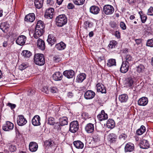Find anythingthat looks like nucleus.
<instances>
[{"instance_id":"1","label":"nucleus","mask_w":153,"mask_h":153,"mask_svg":"<svg viewBox=\"0 0 153 153\" xmlns=\"http://www.w3.org/2000/svg\"><path fill=\"white\" fill-rule=\"evenodd\" d=\"M56 22L57 26L62 27L67 23V19L65 15H60L56 18Z\"/></svg>"},{"instance_id":"2","label":"nucleus","mask_w":153,"mask_h":153,"mask_svg":"<svg viewBox=\"0 0 153 153\" xmlns=\"http://www.w3.org/2000/svg\"><path fill=\"white\" fill-rule=\"evenodd\" d=\"M34 60L35 63L38 65H43L45 63L44 56L42 54H35L34 56Z\"/></svg>"},{"instance_id":"3","label":"nucleus","mask_w":153,"mask_h":153,"mask_svg":"<svg viewBox=\"0 0 153 153\" xmlns=\"http://www.w3.org/2000/svg\"><path fill=\"white\" fill-rule=\"evenodd\" d=\"M79 129V123L77 121H74L70 124L69 131L72 133H74Z\"/></svg>"},{"instance_id":"4","label":"nucleus","mask_w":153,"mask_h":153,"mask_svg":"<svg viewBox=\"0 0 153 153\" xmlns=\"http://www.w3.org/2000/svg\"><path fill=\"white\" fill-rule=\"evenodd\" d=\"M103 11L105 14L111 15L114 13V9L112 6L109 4H107L104 6Z\"/></svg>"},{"instance_id":"5","label":"nucleus","mask_w":153,"mask_h":153,"mask_svg":"<svg viewBox=\"0 0 153 153\" xmlns=\"http://www.w3.org/2000/svg\"><path fill=\"white\" fill-rule=\"evenodd\" d=\"M14 127V125L10 121H7L6 123L3 125L2 129L5 131H9L12 130Z\"/></svg>"},{"instance_id":"6","label":"nucleus","mask_w":153,"mask_h":153,"mask_svg":"<svg viewBox=\"0 0 153 153\" xmlns=\"http://www.w3.org/2000/svg\"><path fill=\"white\" fill-rule=\"evenodd\" d=\"M54 9L53 8L50 7L46 10L45 13V17L46 18L51 19L53 16Z\"/></svg>"},{"instance_id":"7","label":"nucleus","mask_w":153,"mask_h":153,"mask_svg":"<svg viewBox=\"0 0 153 153\" xmlns=\"http://www.w3.org/2000/svg\"><path fill=\"white\" fill-rule=\"evenodd\" d=\"M17 123L19 126H22L27 123V120L23 115H20L18 116L17 118Z\"/></svg>"},{"instance_id":"8","label":"nucleus","mask_w":153,"mask_h":153,"mask_svg":"<svg viewBox=\"0 0 153 153\" xmlns=\"http://www.w3.org/2000/svg\"><path fill=\"white\" fill-rule=\"evenodd\" d=\"M27 39L26 37L24 35L19 36L16 41V43L21 46L23 45Z\"/></svg>"},{"instance_id":"9","label":"nucleus","mask_w":153,"mask_h":153,"mask_svg":"<svg viewBox=\"0 0 153 153\" xmlns=\"http://www.w3.org/2000/svg\"><path fill=\"white\" fill-rule=\"evenodd\" d=\"M130 65L127 63L126 62H123L120 68V72L123 73H125L127 72L129 68Z\"/></svg>"},{"instance_id":"10","label":"nucleus","mask_w":153,"mask_h":153,"mask_svg":"<svg viewBox=\"0 0 153 153\" xmlns=\"http://www.w3.org/2000/svg\"><path fill=\"white\" fill-rule=\"evenodd\" d=\"M44 144L46 147L48 148L50 147L52 148H54L57 146L56 144L55 143L54 141L51 139L45 141L44 142Z\"/></svg>"},{"instance_id":"11","label":"nucleus","mask_w":153,"mask_h":153,"mask_svg":"<svg viewBox=\"0 0 153 153\" xmlns=\"http://www.w3.org/2000/svg\"><path fill=\"white\" fill-rule=\"evenodd\" d=\"M40 118L38 115L35 116L32 120V124L34 126H38L41 124L40 122Z\"/></svg>"},{"instance_id":"12","label":"nucleus","mask_w":153,"mask_h":153,"mask_svg":"<svg viewBox=\"0 0 153 153\" xmlns=\"http://www.w3.org/2000/svg\"><path fill=\"white\" fill-rule=\"evenodd\" d=\"M95 95L94 92L91 90H88L85 93L84 97L86 99H91L93 98Z\"/></svg>"},{"instance_id":"13","label":"nucleus","mask_w":153,"mask_h":153,"mask_svg":"<svg viewBox=\"0 0 153 153\" xmlns=\"http://www.w3.org/2000/svg\"><path fill=\"white\" fill-rule=\"evenodd\" d=\"M63 75L68 79L72 78L74 75V72L72 70H66L63 73Z\"/></svg>"},{"instance_id":"14","label":"nucleus","mask_w":153,"mask_h":153,"mask_svg":"<svg viewBox=\"0 0 153 153\" xmlns=\"http://www.w3.org/2000/svg\"><path fill=\"white\" fill-rule=\"evenodd\" d=\"M148 98L146 97H143L140 98L138 101V104L140 106H144L148 103Z\"/></svg>"},{"instance_id":"15","label":"nucleus","mask_w":153,"mask_h":153,"mask_svg":"<svg viewBox=\"0 0 153 153\" xmlns=\"http://www.w3.org/2000/svg\"><path fill=\"white\" fill-rule=\"evenodd\" d=\"M38 148V144L34 142L30 143L29 145V149L31 152H35L37 151Z\"/></svg>"},{"instance_id":"16","label":"nucleus","mask_w":153,"mask_h":153,"mask_svg":"<svg viewBox=\"0 0 153 153\" xmlns=\"http://www.w3.org/2000/svg\"><path fill=\"white\" fill-rule=\"evenodd\" d=\"M97 92H101L102 93H105L106 90L105 87L102 83H98L96 85Z\"/></svg>"},{"instance_id":"17","label":"nucleus","mask_w":153,"mask_h":153,"mask_svg":"<svg viewBox=\"0 0 153 153\" xmlns=\"http://www.w3.org/2000/svg\"><path fill=\"white\" fill-rule=\"evenodd\" d=\"M97 117L100 121H101L107 119L108 117L107 114L105 113L104 110H102L101 111V114L97 115Z\"/></svg>"},{"instance_id":"18","label":"nucleus","mask_w":153,"mask_h":153,"mask_svg":"<svg viewBox=\"0 0 153 153\" xmlns=\"http://www.w3.org/2000/svg\"><path fill=\"white\" fill-rule=\"evenodd\" d=\"M85 130L88 133L93 132L94 130V125L91 123L87 124L85 127Z\"/></svg>"},{"instance_id":"19","label":"nucleus","mask_w":153,"mask_h":153,"mask_svg":"<svg viewBox=\"0 0 153 153\" xmlns=\"http://www.w3.org/2000/svg\"><path fill=\"white\" fill-rule=\"evenodd\" d=\"M35 15L33 13H29L25 17V20L27 22H33L35 20Z\"/></svg>"},{"instance_id":"20","label":"nucleus","mask_w":153,"mask_h":153,"mask_svg":"<svg viewBox=\"0 0 153 153\" xmlns=\"http://www.w3.org/2000/svg\"><path fill=\"white\" fill-rule=\"evenodd\" d=\"M134 149V145L132 143H128L125 146V151L126 152H132Z\"/></svg>"},{"instance_id":"21","label":"nucleus","mask_w":153,"mask_h":153,"mask_svg":"<svg viewBox=\"0 0 153 153\" xmlns=\"http://www.w3.org/2000/svg\"><path fill=\"white\" fill-rule=\"evenodd\" d=\"M140 147L143 149H147L149 147V145L147 140L143 139L141 141L140 143Z\"/></svg>"},{"instance_id":"22","label":"nucleus","mask_w":153,"mask_h":153,"mask_svg":"<svg viewBox=\"0 0 153 153\" xmlns=\"http://www.w3.org/2000/svg\"><path fill=\"white\" fill-rule=\"evenodd\" d=\"M9 25L6 22H3L1 24L0 29L4 33H6L9 28Z\"/></svg>"},{"instance_id":"23","label":"nucleus","mask_w":153,"mask_h":153,"mask_svg":"<svg viewBox=\"0 0 153 153\" xmlns=\"http://www.w3.org/2000/svg\"><path fill=\"white\" fill-rule=\"evenodd\" d=\"M53 77L55 81H60L62 78V75L60 72H56L53 75Z\"/></svg>"},{"instance_id":"24","label":"nucleus","mask_w":153,"mask_h":153,"mask_svg":"<svg viewBox=\"0 0 153 153\" xmlns=\"http://www.w3.org/2000/svg\"><path fill=\"white\" fill-rule=\"evenodd\" d=\"M44 32V30L36 28L35 33L34 34V37L37 39L43 34Z\"/></svg>"},{"instance_id":"25","label":"nucleus","mask_w":153,"mask_h":153,"mask_svg":"<svg viewBox=\"0 0 153 153\" xmlns=\"http://www.w3.org/2000/svg\"><path fill=\"white\" fill-rule=\"evenodd\" d=\"M86 74L84 73L78 74L76 79V81L78 83L82 82L85 78Z\"/></svg>"},{"instance_id":"26","label":"nucleus","mask_w":153,"mask_h":153,"mask_svg":"<svg viewBox=\"0 0 153 153\" xmlns=\"http://www.w3.org/2000/svg\"><path fill=\"white\" fill-rule=\"evenodd\" d=\"M117 137L114 134H111L108 135L107 138L108 140L110 143H114L115 142Z\"/></svg>"},{"instance_id":"27","label":"nucleus","mask_w":153,"mask_h":153,"mask_svg":"<svg viewBox=\"0 0 153 153\" xmlns=\"http://www.w3.org/2000/svg\"><path fill=\"white\" fill-rule=\"evenodd\" d=\"M100 9L97 6L95 5L91 6L90 8V12L94 14H97L99 13Z\"/></svg>"},{"instance_id":"28","label":"nucleus","mask_w":153,"mask_h":153,"mask_svg":"<svg viewBox=\"0 0 153 153\" xmlns=\"http://www.w3.org/2000/svg\"><path fill=\"white\" fill-rule=\"evenodd\" d=\"M56 41L55 38L53 37L52 34H49L48 35L47 41L49 44L51 45V46L54 44Z\"/></svg>"},{"instance_id":"29","label":"nucleus","mask_w":153,"mask_h":153,"mask_svg":"<svg viewBox=\"0 0 153 153\" xmlns=\"http://www.w3.org/2000/svg\"><path fill=\"white\" fill-rule=\"evenodd\" d=\"M128 99V96L126 94H121L119 97V100L121 102H126Z\"/></svg>"},{"instance_id":"30","label":"nucleus","mask_w":153,"mask_h":153,"mask_svg":"<svg viewBox=\"0 0 153 153\" xmlns=\"http://www.w3.org/2000/svg\"><path fill=\"white\" fill-rule=\"evenodd\" d=\"M74 145L77 149H82L83 148L84 144L80 141H76L74 142Z\"/></svg>"},{"instance_id":"31","label":"nucleus","mask_w":153,"mask_h":153,"mask_svg":"<svg viewBox=\"0 0 153 153\" xmlns=\"http://www.w3.org/2000/svg\"><path fill=\"white\" fill-rule=\"evenodd\" d=\"M124 59L125 61L123 62H126L127 63L130 65L131 62L133 61V58L130 55L127 54L124 56Z\"/></svg>"},{"instance_id":"32","label":"nucleus","mask_w":153,"mask_h":153,"mask_svg":"<svg viewBox=\"0 0 153 153\" xmlns=\"http://www.w3.org/2000/svg\"><path fill=\"white\" fill-rule=\"evenodd\" d=\"M43 0H35L34 4L36 8L39 9L43 6Z\"/></svg>"},{"instance_id":"33","label":"nucleus","mask_w":153,"mask_h":153,"mask_svg":"<svg viewBox=\"0 0 153 153\" xmlns=\"http://www.w3.org/2000/svg\"><path fill=\"white\" fill-rule=\"evenodd\" d=\"M145 69V67L142 64H140L136 66V71L139 73L144 72Z\"/></svg>"},{"instance_id":"34","label":"nucleus","mask_w":153,"mask_h":153,"mask_svg":"<svg viewBox=\"0 0 153 153\" xmlns=\"http://www.w3.org/2000/svg\"><path fill=\"white\" fill-rule=\"evenodd\" d=\"M106 125L108 128H113L115 126V122L113 120L109 119L107 122Z\"/></svg>"},{"instance_id":"35","label":"nucleus","mask_w":153,"mask_h":153,"mask_svg":"<svg viewBox=\"0 0 153 153\" xmlns=\"http://www.w3.org/2000/svg\"><path fill=\"white\" fill-rule=\"evenodd\" d=\"M134 83L133 78L131 77H129L126 79V84L127 86L131 87L132 86Z\"/></svg>"},{"instance_id":"36","label":"nucleus","mask_w":153,"mask_h":153,"mask_svg":"<svg viewBox=\"0 0 153 153\" xmlns=\"http://www.w3.org/2000/svg\"><path fill=\"white\" fill-rule=\"evenodd\" d=\"M45 27V25L43 22L41 20H39L38 21L36 28L44 30Z\"/></svg>"},{"instance_id":"37","label":"nucleus","mask_w":153,"mask_h":153,"mask_svg":"<svg viewBox=\"0 0 153 153\" xmlns=\"http://www.w3.org/2000/svg\"><path fill=\"white\" fill-rule=\"evenodd\" d=\"M59 123L60 125L61 126L67 125L68 124L67 118L66 117H63L60 118L59 119Z\"/></svg>"},{"instance_id":"38","label":"nucleus","mask_w":153,"mask_h":153,"mask_svg":"<svg viewBox=\"0 0 153 153\" xmlns=\"http://www.w3.org/2000/svg\"><path fill=\"white\" fill-rule=\"evenodd\" d=\"M145 131V127L144 126L142 125L140 128L137 130L136 133L137 135H140L143 134Z\"/></svg>"},{"instance_id":"39","label":"nucleus","mask_w":153,"mask_h":153,"mask_svg":"<svg viewBox=\"0 0 153 153\" xmlns=\"http://www.w3.org/2000/svg\"><path fill=\"white\" fill-rule=\"evenodd\" d=\"M107 65L109 67H111L113 65H116V62L115 59H109L108 60Z\"/></svg>"},{"instance_id":"40","label":"nucleus","mask_w":153,"mask_h":153,"mask_svg":"<svg viewBox=\"0 0 153 153\" xmlns=\"http://www.w3.org/2000/svg\"><path fill=\"white\" fill-rule=\"evenodd\" d=\"M139 13L140 15L142 22L144 23L147 19V16L145 14H144L142 11L139 12Z\"/></svg>"},{"instance_id":"41","label":"nucleus","mask_w":153,"mask_h":153,"mask_svg":"<svg viewBox=\"0 0 153 153\" xmlns=\"http://www.w3.org/2000/svg\"><path fill=\"white\" fill-rule=\"evenodd\" d=\"M37 45L38 47L41 48H45V43L44 42L40 39H39L37 42Z\"/></svg>"},{"instance_id":"42","label":"nucleus","mask_w":153,"mask_h":153,"mask_svg":"<svg viewBox=\"0 0 153 153\" xmlns=\"http://www.w3.org/2000/svg\"><path fill=\"white\" fill-rule=\"evenodd\" d=\"M22 54L25 57H29L31 55V53L27 50H24L22 53Z\"/></svg>"},{"instance_id":"43","label":"nucleus","mask_w":153,"mask_h":153,"mask_svg":"<svg viewBox=\"0 0 153 153\" xmlns=\"http://www.w3.org/2000/svg\"><path fill=\"white\" fill-rule=\"evenodd\" d=\"M61 58L58 55L54 56L53 58V61L55 62H58L61 61Z\"/></svg>"},{"instance_id":"44","label":"nucleus","mask_w":153,"mask_h":153,"mask_svg":"<svg viewBox=\"0 0 153 153\" xmlns=\"http://www.w3.org/2000/svg\"><path fill=\"white\" fill-rule=\"evenodd\" d=\"M66 45L62 42H61L60 43L57 44L56 45V48H65Z\"/></svg>"},{"instance_id":"45","label":"nucleus","mask_w":153,"mask_h":153,"mask_svg":"<svg viewBox=\"0 0 153 153\" xmlns=\"http://www.w3.org/2000/svg\"><path fill=\"white\" fill-rule=\"evenodd\" d=\"M85 1V0H73L74 3L77 5L83 4Z\"/></svg>"},{"instance_id":"46","label":"nucleus","mask_w":153,"mask_h":153,"mask_svg":"<svg viewBox=\"0 0 153 153\" xmlns=\"http://www.w3.org/2000/svg\"><path fill=\"white\" fill-rule=\"evenodd\" d=\"M93 138L95 142H98L100 140L99 135L97 133H94L93 136Z\"/></svg>"},{"instance_id":"47","label":"nucleus","mask_w":153,"mask_h":153,"mask_svg":"<svg viewBox=\"0 0 153 153\" xmlns=\"http://www.w3.org/2000/svg\"><path fill=\"white\" fill-rule=\"evenodd\" d=\"M28 66V65L25 63H22L21 64L19 67V69L20 70H23Z\"/></svg>"},{"instance_id":"48","label":"nucleus","mask_w":153,"mask_h":153,"mask_svg":"<svg viewBox=\"0 0 153 153\" xmlns=\"http://www.w3.org/2000/svg\"><path fill=\"white\" fill-rule=\"evenodd\" d=\"M85 27L87 29L88 27H91L93 26V23L90 22L88 21H86L85 22Z\"/></svg>"},{"instance_id":"49","label":"nucleus","mask_w":153,"mask_h":153,"mask_svg":"<svg viewBox=\"0 0 153 153\" xmlns=\"http://www.w3.org/2000/svg\"><path fill=\"white\" fill-rule=\"evenodd\" d=\"M9 149L11 152H13L16 151V148L15 145L10 144L9 146Z\"/></svg>"},{"instance_id":"50","label":"nucleus","mask_w":153,"mask_h":153,"mask_svg":"<svg viewBox=\"0 0 153 153\" xmlns=\"http://www.w3.org/2000/svg\"><path fill=\"white\" fill-rule=\"evenodd\" d=\"M117 44V42L116 41L113 40L110 42L108 46L109 48H113V47H114Z\"/></svg>"},{"instance_id":"51","label":"nucleus","mask_w":153,"mask_h":153,"mask_svg":"<svg viewBox=\"0 0 153 153\" xmlns=\"http://www.w3.org/2000/svg\"><path fill=\"white\" fill-rule=\"evenodd\" d=\"M48 123L51 125H53L55 123L54 118L52 117H50L48 118Z\"/></svg>"},{"instance_id":"52","label":"nucleus","mask_w":153,"mask_h":153,"mask_svg":"<svg viewBox=\"0 0 153 153\" xmlns=\"http://www.w3.org/2000/svg\"><path fill=\"white\" fill-rule=\"evenodd\" d=\"M146 45L148 47H153V39H151L148 40L146 42Z\"/></svg>"},{"instance_id":"53","label":"nucleus","mask_w":153,"mask_h":153,"mask_svg":"<svg viewBox=\"0 0 153 153\" xmlns=\"http://www.w3.org/2000/svg\"><path fill=\"white\" fill-rule=\"evenodd\" d=\"M127 137V136L125 134H122L119 136V138L121 140L124 141Z\"/></svg>"},{"instance_id":"54","label":"nucleus","mask_w":153,"mask_h":153,"mask_svg":"<svg viewBox=\"0 0 153 153\" xmlns=\"http://www.w3.org/2000/svg\"><path fill=\"white\" fill-rule=\"evenodd\" d=\"M147 14L150 16H153V7H151L148 10Z\"/></svg>"},{"instance_id":"55","label":"nucleus","mask_w":153,"mask_h":153,"mask_svg":"<svg viewBox=\"0 0 153 153\" xmlns=\"http://www.w3.org/2000/svg\"><path fill=\"white\" fill-rule=\"evenodd\" d=\"M49 90L50 91L53 93H56L58 91V89L54 87H51L50 89Z\"/></svg>"},{"instance_id":"56","label":"nucleus","mask_w":153,"mask_h":153,"mask_svg":"<svg viewBox=\"0 0 153 153\" xmlns=\"http://www.w3.org/2000/svg\"><path fill=\"white\" fill-rule=\"evenodd\" d=\"M7 105L10 107L11 109H13L15 108L16 106V105L13 104H12L10 102L7 103Z\"/></svg>"},{"instance_id":"57","label":"nucleus","mask_w":153,"mask_h":153,"mask_svg":"<svg viewBox=\"0 0 153 153\" xmlns=\"http://www.w3.org/2000/svg\"><path fill=\"white\" fill-rule=\"evenodd\" d=\"M120 27L123 30L126 29V24L123 22H121L120 23Z\"/></svg>"},{"instance_id":"58","label":"nucleus","mask_w":153,"mask_h":153,"mask_svg":"<svg viewBox=\"0 0 153 153\" xmlns=\"http://www.w3.org/2000/svg\"><path fill=\"white\" fill-rule=\"evenodd\" d=\"M128 52V50L127 48H123L120 50V53L122 54L127 53Z\"/></svg>"},{"instance_id":"59","label":"nucleus","mask_w":153,"mask_h":153,"mask_svg":"<svg viewBox=\"0 0 153 153\" xmlns=\"http://www.w3.org/2000/svg\"><path fill=\"white\" fill-rule=\"evenodd\" d=\"M54 3V2L52 0H47V3L48 6L52 5Z\"/></svg>"},{"instance_id":"60","label":"nucleus","mask_w":153,"mask_h":153,"mask_svg":"<svg viewBox=\"0 0 153 153\" xmlns=\"http://www.w3.org/2000/svg\"><path fill=\"white\" fill-rule=\"evenodd\" d=\"M74 7V6L73 4L71 3L68 4V8L69 9H73Z\"/></svg>"},{"instance_id":"61","label":"nucleus","mask_w":153,"mask_h":153,"mask_svg":"<svg viewBox=\"0 0 153 153\" xmlns=\"http://www.w3.org/2000/svg\"><path fill=\"white\" fill-rule=\"evenodd\" d=\"M60 123H55L54 126V128L57 129L59 128L60 126Z\"/></svg>"},{"instance_id":"62","label":"nucleus","mask_w":153,"mask_h":153,"mask_svg":"<svg viewBox=\"0 0 153 153\" xmlns=\"http://www.w3.org/2000/svg\"><path fill=\"white\" fill-rule=\"evenodd\" d=\"M74 96V94L72 92H69L68 94V96L69 98H71Z\"/></svg>"},{"instance_id":"63","label":"nucleus","mask_w":153,"mask_h":153,"mask_svg":"<svg viewBox=\"0 0 153 153\" xmlns=\"http://www.w3.org/2000/svg\"><path fill=\"white\" fill-rule=\"evenodd\" d=\"M116 23L114 22H112L110 24L111 27L113 28H114L116 27Z\"/></svg>"},{"instance_id":"64","label":"nucleus","mask_w":153,"mask_h":153,"mask_svg":"<svg viewBox=\"0 0 153 153\" xmlns=\"http://www.w3.org/2000/svg\"><path fill=\"white\" fill-rule=\"evenodd\" d=\"M136 43L138 45L140 44L141 42V40L140 39H136L135 40Z\"/></svg>"}]
</instances>
